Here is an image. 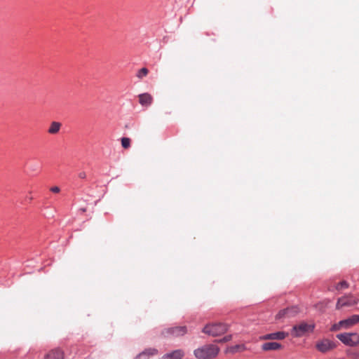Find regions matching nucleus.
Wrapping results in <instances>:
<instances>
[{"label":"nucleus","mask_w":359,"mask_h":359,"mask_svg":"<svg viewBox=\"0 0 359 359\" xmlns=\"http://www.w3.org/2000/svg\"><path fill=\"white\" fill-rule=\"evenodd\" d=\"M219 348L215 344H205L194 351V355L197 359H213L217 356Z\"/></svg>","instance_id":"f257e3e1"},{"label":"nucleus","mask_w":359,"mask_h":359,"mask_svg":"<svg viewBox=\"0 0 359 359\" xmlns=\"http://www.w3.org/2000/svg\"><path fill=\"white\" fill-rule=\"evenodd\" d=\"M227 330L228 325L219 323L207 325L203 329V332L212 337H217L225 333Z\"/></svg>","instance_id":"f03ea898"},{"label":"nucleus","mask_w":359,"mask_h":359,"mask_svg":"<svg viewBox=\"0 0 359 359\" xmlns=\"http://www.w3.org/2000/svg\"><path fill=\"white\" fill-rule=\"evenodd\" d=\"M337 338L348 346L354 347L359 344V334L356 332L338 334Z\"/></svg>","instance_id":"7ed1b4c3"},{"label":"nucleus","mask_w":359,"mask_h":359,"mask_svg":"<svg viewBox=\"0 0 359 359\" xmlns=\"http://www.w3.org/2000/svg\"><path fill=\"white\" fill-rule=\"evenodd\" d=\"M314 327L313 324L302 322L299 324L293 326L291 334L294 337H300L307 333L312 332L314 330Z\"/></svg>","instance_id":"20e7f679"},{"label":"nucleus","mask_w":359,"mask_h":359,"mask_svg":"<svg viewBox=\"0 0 359 359\" xmlns=\"http://www.w3.org/2000/svg\"><path fill=\"white\" fill-rule=\"evenodd\" d=\"M299 312L300 310L298 306H290L286 309L280 310L278 313L276 315L275 318L276 320H283L285 319L296 316Z\"/></svg>","instance_id":"39448f33"},{"label":"nucleus","mask_w":359,"mask_h":359,"mask_svg":"<svg viewBox=\"0 0 359 359\" xmlns=\"http://www.w3.org/2000/svg\"><path fill=\"white\" fill-rule=\"evenodd\" d=\"M187 333V327L185 326H177L170 327L162 332V335L165 337H177L183 336Z\"/></svg>","instance_id":"423d86ee"},{"label":"nucleus","mask_w":359,"mask_h":359,"mask_svg":"<svg viewBox=\"0 0 359 359\" xmlns=\"http://www.w3.org/2000/svg\"><path fill=\"white\" fill-rule=\"evenodd\" d=\"M358 302V299L351 294L344 296L338 299L336 304V309H341L345 306H351L356 304Z\"/></svg>","instance_id":"0eeeda50"},{"label":"nucleus","mask_w":359,"mask_h":359,"mask_svg":"<svg viewBox=\"0 0 359 359\" xmlns=\"http://www.w3.org/2000/svg\"><path fill=\"white\" fill-rule=\"evenodd\" d=\"M316 346V348L322 353L327 352L328 351L332 350L335 347L334 344L328 339H323L320 341H318Z\"/></svg>","instance_id":"6e6552de"},{"label":"nucleus","mask_w":359,"mask_h":359,"mask_svg":"<svg viewBox=\"0 0 359 359\" xmlns=\"http://www.w3.org/2000/svg\"><path fill=\"white\" fill-rule=\"evenodd\" d=\"M288 334L285 332H276L271 334H266L260 337L262 340H282L286 338Z\"/></svg>","instance_id":"1a4fd4ad"},{"label":"nucleus","mask_w":359,"mask_h":359,"mask_svg":"<svg viewBox=\"0 0 359 359\" xmlns=\"http://www.w3.org/2000/svg\"><path fill=\"white\" fill-rule=\"evenodd\" d=\"M359 323V315H353L352 316L341 320V324L344 329H349Z\"/></svg>","instance_id":"9d476101"},{"label":"nucleus","mask_w":359,"mask_h":359,"mask_svg":"<svg viewBox=\"0 0 359 359\" xmlns=\"http://www.w3.org/2000/svg\"><path fill=\"white\" fill-rule=\"evenodd\" d=\"M184 356V352L182 349H177L164 354L161 359H182Z\"/></svg>","instance_id":"9b49d317"},{"label":"nucleus","mask_w":359,"mask_h":359,"mask_svg":"<svg viewBox=\"0 0 359 359\" xmlns=\"http://www.w3.org/2000/svg\"><path fill=\"white\" fill-rule=\"evenodd\" d=\"M282 345L278 342H266L262 345V349L265 351H276L282 348Z\"/></svg>","instance_id":"f8f14e48"},{"label":"nucleus","mask_w":359,"mask_h":359,"mask_svg":"<svg viewBox=\"0 0 359 359\" xmlns=\"http://www.w3.org/2000/svg\"><path fill=\"white\" fill-rule=\"evenodd\" d=\"M153 98L149 93H142L139 95V102L141 105L149 107L152 103Z\"/></svg>","instance_id":"ddd939ff"},{"label":"nucleus","mask_w":359,"mask_h":359,"mask_svg":"<svg viewBox=\"0 0 359 359\" xmlns=\"http://www.w3.org/2000/svg\"><path fill=\"white\" fill-rule=\"evenodd\" d=\"M157 349L150 348L140 353L135 359H149L150 356L157 354Z\"/></svg>","instance_id":"4468645a"},{"label":"nucleus","mask_w":359,"mask_h":359,"mask_svg":"<svg viewBox=\"0 0 359 359\" xmlns=\"http://www.w3.org/2000/svg\"><path fill=\"white\" fill-rule=\"evenodd\" d=\"M44 359H63V353L58 348L53 349L46 355Z\"/></svg>","instance_id":"2eb2a0df"},{"label":"nucleus","mask_w":359,"mask_h":359,"mask_svg":"<svg viewBox=\"0 0 359 359\" xmlns=\"http://www.w3.org/2000/svg\"><path fill=\"white\" fill-rule=\"evenodd\" d=\"M61 126V123L57 121H53L49 126L48 133L50 135H55L59 133Z\"/></svg>","instance_id":"dca6fc26"},{"label":"nucleus","mask_w":359,"mask_h":359,"mask_svg":"<svg viewBox=\"0 0 359 359\" xmlns=\"http://www.w3.org/2000/svg\"><path fill=\"white\" fill-rule=\"evenodd\" d=\"M244 349H245V347L243 345H236V346L228 348L226 350V352L234 353L238 351H242Z\"/></svg>","instance_id":"f3484780"},{"label":"nucleus","mask_w":359,"mask_h":359,"mask_svg":"<svg viewBox=\"0 0 359 359\" xmlns=\"http://www.w3.org/2000/svg\"><path fill=\"white\" fill-rule=\"evenodd\" d=\"M148 69L146 67H143L137 72L136 76L138 79H142V78L145 77L148 74Z\"/></svg>","instance_id":"a211bd4d"},{"label":"nucleus","mask_w":359,"mask_h":359,"mask_svg":"<svg viewBox=\"0 0 359 359\" xmlns=\"http://www.w3.org/2000/svg\"><path fill=\"white\" fill-rule=\"evenodd\" d=\"M121 145L124 149H128L130 147V139L128 137L121 138Z\"/></svg>","instance_id":"6ab92c4d"},{"label":"nucleus","mask_w":359,"mask_h":359,"mask_svg":"<svg viewBox=\"0 0 359 359\" xmlns=\"http://www.w3.org/2000/svg\"><path fill=\"white\" fill-rule=\"evenodd\" d=\"M348 284L345 280L339 282L335 286V289L337 290H340L348 288Z\"/></svg>","instance_id":"aec40b11"},{"label":"nucleus","mask_w":359,"mask_h":359,"mask_svg":"<svg viewBox=\"0 0 359 359\" xmlns=\"http://www.w3.org/2000/svg\"><path fill=\"white\" fill-rule=\"evenodd\" d=\"M341 329H344V327L342 326V324H341V320H340L339 323L334 324L331 327L330 330L332 332H337Z\"/></svg>","instance_id":"412c9836"},{"label":"nucleus","mask_w":359,"mask_h":359,"mask_svg":"<svg viewBox=\"0 0 359 359\" xmlns=\"http://www.w3.org/2000/svg\"><path fill=\"white\" fill-rule=\"evenodd\" d=\"M231 339V335H227L226 337H224L223 339H220L219 341L220 342H226V341H229Z\"/></svg>","instance_id":"4be33fe9"},{"label":"nucleus","mask_w":359,"mask_h":359,"mask_svg":"<svg viewBox=\"0 0 359 359\" xmlns=\"http://www.w3.org/2000/svg\"><path fill=\"white\" fill-rule=\"evenodd\" d=\"M53 193H59L60 191V189L58 187H53L50 189Z\"/></svg>","instance_id":"5701e85b"},{"label":"nucleus","mask_w":359,"mask_h":359,"mask_svg":"<svg viewBox=\"0 0 359 359\" xmlns=\"http://www.w3.org/2000/svg\"><path fill=\"white\" fill-rule=\"evenodd\" d=\"M80 179H85L86 177V173L84 171H81L78 174Z\"/></svg>","instance_id":"b1692460"},{"label":"nucleus","mask_w":359,"mask_h":359,"mask_svg":"<svg viewBox=\"0 0 359 359\" xmlns=\"http://www.w3.org/2000/svg\"><path fill=\"white\" fill-rule=\"evenodd\" d=\"M81 210H82L83 212H86V208H83V209H81Z\"/></svg>","instance_id":"393cba45"}]
</instances>
